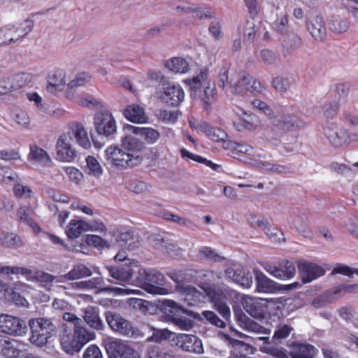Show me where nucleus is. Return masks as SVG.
I'll return each instance as SVG.
<instances>
[{
    "instance_id": "1",
    "label": "nucleus",
    "mask_w": 358,
    "mask_h": 358,
    "mask_svg": "<svg viewBox=\"0 0 358 358\" xmlns=\"http://www.w3.org/2000/svg\"><path fill=\"white\" fill-rule=\"evenodd\" d=\"M206 293L213 302L214 308L227 320L231 315L227 302L236 303L241 301L244 310L250 316L257 319L270 317L274 314L276 308V303L273 299L268 300L243 295L233 289L217 290L215 288H210L206 290Z\"/></svg>"
},
{
    "instance_id": "2",
    "label": "nucleus",
    "mask_w": 358,
    "mask_h": 358,
    "mask_svg": "<svg viewBox=\"0 0 358 358\" xmlns=\"http://www.w3.org/2000/svg\"><path fill=\"white\" fill-rule=\"evenodd\" d=\"M73 138L84 149L91 148V141L83 124L76 121L71 122L64 127L57 139L55 152L58 161L69 163L76 157V151L71 143Z\"/></svg>"
},
{
    "instance_id": "3",
    "label": "nucleus",
    "mask_w": 358,
    "mask_h": 358,
    "mask_svg": "<svg viewBox=\"0 0 358 358\" xmlns=\"http://www.w3.org/2000/svg\"><path fill=\"white\" fill-rule=\"evenodd\" d=\"M144 148L143 141L129 135L122 139L121 146H108L105 150V157L112 166L120 168L131 167L141 162Z\"/></svg>"
},
{
    "instance_id": "4",
    "label": "nucleus",
    "mask_w": 358,
    "mask_h": 358,
    "mask_svg": "<svg viewBox=\"0 0 358 358\" xmlns=\"http://www.w3.org/2000/svg\"><path fill=\"white\" fill-rule=\"evenodd\" d=\"M184 83L189 87L191 96L200 98L206 110L215 101V85L208 80V73L206 69H203L199 73L192 79H186Z\"/></svg>"
},
{
    "instance_id": "5",
    "label": "nucleus",
    "mask_w": 358,
    "mask_h": 358,
    "mask_svg": "<svg viewBox=\"0 0 358 358\" xmlns=\"http://www.w3.org/2000/svg\"><path fill=\"white\" fill-rule=\"evenodd\" d=\"M28 324L31 331L29 341L37 347L45 346L56 330L55 324L46 317L30 319Z\"/></svg>"
},
{
    "instance_id": "6",
    "label": "nucleus",
    "mask_w": 358,
    "mask_h": 358,
    "mask_svg": "<svg viewBox=\"0 0 358 358\" xmlns=\"http://www.w3.org/2000/svg\"><path fill=\"white\" fill-rule=\"evenodd\" d=\"M230 92L243 96L259 94L264 87L261 83L245 71L236 73L229 81Z\"/></svg>"
},
{
    "instance_id": "7",
    "label": "nucleus",
    "mask_w": 358,
    "mask_h": 358,
    "mask_svg": "<svg viewBox=\"0 0 358 358\" xmlns=\"http://www.w3.org/2000/svg\"><path fill=\"white\" fill-rule=\"evenodd\" d=\"M137 284L147 292L152 294L165 295L169 293L164 287V277L162 273L150 269L141 268L138 271Z\"/></svg>"
},
{
    "instance_id": "8",
    "label": "nucleus",
    "mask_w": 358,
    "mask_h": 358,
    "mask_svg": "<svg viewBox=\"0 0 358 358\" xmlns=\"http://www.w3.org/2000/svg\"><path fill=\"white\" fill-rule=\"evenodd\" d=\"M34 27V21L27 19L17 24H8L0 27V45H8L20 41Z\"/></svg>"
},
{
    "instance_id": "9",
    "label": "nucleus",
    "mask_w": 358,
    "mask_h": 358,
    "mask_svg": "<svg viewBox=\"0 0 358 358\" xmlns=\"http://www.w3.org/2000/svg\"><path fill=\"white\" fill-rule=\"evenodd\" d=\"M246 103L251 104L255 108L258 109L272 121V124L282 131L289 130L292 127L296 125V119L294 116L274 115L273 110L264 101L255 99L252 101H246Z\"/></svg>"
},
{
    "instance_id": "10",
    "label": "nucleus",
    "mask_w": 358,
    "mask_h": 358,
    "mask_svg": "<svg viewBox=\"0 0 358 358\" xmlns=\"http://www.w3.org/2000/svg\"><path fill=\"white\" fill-rule=\"evenodd\" d=\"M80 289H98L97 292H105L113 296H126L129 294H138L140 292L138 289L121 288L117 287H105L102 278L97 277L92 279L81 281L74 284Z\"/></svg>"
},
{
    "instance_id": "11",
    "label": "nucleus",
    "mask_w": 358,
    "mask_h": 358,
    "mask_svg": "<svg viewBox=\"0 0 358 358\" xmlns=\"http://www.w3.org/2000/svg\"><path fill=\"white\" fill-rule=\"evenodd\" d=\"M201 288L203 290V293L201 292L194 287H192L183 282H178L176 285V290L183 296L184 301L189 306H197L201 303H203L205 302L206 297H208V300L213 303L207 294L206 290L210 288H215L217 290L222 289L215 285L203 286L201 287ZM224 289L225 288L223 289Z\"/></svg>"
},
{
    "instance_id": "12",
    "label": "nucleus",
    "mask_w": 358,
    "mask_h": 358,
    "mask_svg": "<svg viewBox=\"0 0 358 358\" xmlns=\"http://www.w3.org/2000/svg\"><path fill=\"white\" fill-rule=\"evenodd\" d=\"M103 343L109 358H141L137 351L120 340L108 337Z\"/></svg>"
},
{
    "instance_id": "13",
    "label": "nucleus",
    "mask_w": 358,
    "mask_h": 358,
    "mask_svg": "<svg viewBox=\"0 0 358 358\" xmlns=\"http://www.w3.org/2000/svg\"><path fill=\"white\" fill-rule=\"evenodd\" d=\"M323 134L329 143L336 148L342 147L351 143L350 133L334 122L327 123L323 127Z\"/></svg>"
},
{
    "instance_id": "14",
    "label": "nucleus",
    "mask_w": 358,
    "mask_h": 358,
    "mask_svg": "<svg viewBox=\"0 0 358 358\" xmlns=\"http://www.w3.org/2000/svg\"><path fill=\"white\" fill-rule=\"evenodd\" d=\"M27 331L23 320L8 314L0 315V332L13 336H24Z\"/></svg>"
},
{
    "instance_id": "15",
    "label": "nucleus",
    "mask_w": 358,
    "mask_h": 358,
    "mask_svg": "<svg viewBox=\"0 0 358 358\" xmlns=\"http://www.w3.org/2000/svg\"><path fill=\"white\" fill-rule=\"evenodd\" d=\"M189 124L190 127L197 133H203L212 141L223 143V147L228 148L227 134L222 129L212 127L207 122L194 118H191L189 120Z\"/></svg>"
},
{
    "instance_id": "16",
    "label": "nucleus",
    "mask_w": 358,
    "mask_h": 358,
    "mask_svg": "<svg viewBox=\"0 0 358 358\" xmlns=\"http://www.w3.org/2000/svg\"><path fill=\"white\" fill-rule=\"evenodd\" d=\"M262 266L270 275L280 280L291 279L296 273L294 264L288 260H282L278 265L265 262Z\"/></svg>"
},
{
    "instance_id": "17",
    "label": "nucleus",
    "mask_w": 358,
    "mask_h": 358,
    "mask_svg": "<svg viewBox=\"0 0 358 358\" xmlns=\"http://www.w3.org/2000/svg\"><path fill=\"white\" fill-rule=\"evenodd\" d=\"M157 96L162 101L176 106L183 101L185 92L179 84L172 83H168L163 90L157 91Z\"/></svg>"
},
{
    "instance_id": "18",
    "label": "nucleus",
    "mask_w": 358,
    "mask_h": 358,
    "mask_svg": "<svg viewBox=\"0 0 358 358\" xmlns=\"http://www.w3.org/2000/svg\"><path fill=\"white\" fill-rule=\"evenodd\" d=\"M94 126L96 133L104 136L113 134L117 129L115 118L110 112L106 110L95 115Z\"/></svg>"
},
{
    "instance_id": "19",
    "label": "nucleus",
    "mask_w": 358,
    "mask_h": 358,
    "mask_svg": "<svg viewBox=\"0 0 358 358\" xmlns=\"http://www.w3.org/2000/svg\"><path fill=\"white\" fill-rule=\"evenodd\" d=\"M173 343L182 350L196 354L203 352L201 341L194 335L180 334L173 338Z\"/></svg>"
},
{
    "instance_id": "20",
    "label": "nucleus",
    "mask_w": 358,
    "mask_h": 358,
    "mask_svg": "<svg viewBox=\"0 0 358 358\" xmlns=\"http://www.w3.org/2000/svg\"><path fill=\"white\" fill-rule=\"evenodd\" d=\"M106 318L108 326L113 331L129 337L134 336V327L121 315L109 313L106 315Z\"/></svg>"
},
{
    "instance_id": "21",
    "label": "nucleus",
    "mask_w": 358,
    "mask_h": 358,
    "mask_svg": "<svg viewBox=\"0 0 358 358\" xmlns=\"http://www.w3.org/2000/svg\"><path fill=\"white\" fill-rule=\"evenodd\" d=\"M298 269L303 283L310 282L325 273V271L322 266L306 261L299 262Z\"/></svg>"
},
{
    "instance_id": "22",
    "label": "nucleus",
    "mask_w": 358,
    "mask_h": 358,
    "mask_svg": "<svg viewBox=\"0 0 358 358\" xmlns=\"http://www.w3.org/2000/svg\"><path fill=\"white\" fill-rule=\"evenodd\" d=\"M306 28L317 41H323L327 36V28L323 17L316 15L310 16L306 22Z\"/></svg>"
},
{
    "instance_id": "23",
    "label": "nucleus",
    "mask_w": 358,
    "mask_h": 358,
    "mask_svg": "<svg viewBox=\"0 0 358 358\" xmlns=\"http://www.w3.org/2000/svg\"><path fill=\"white\" fill-rule=\"evenodd\" d=\"M248 221L252 227H259L264 231L272 241L280 242L281 240H284L282 233L277 229H271L268 222L265 219L255 215H251Z\"/></svg>"
},
{
    "instance_id": "24",
    "label": "nucleus",
    "mask_w": 358,
    "mask_h": 358,
    "mask_svg": "<svg viewBox=\"0 0 358 358\" xmlns=\"http://www.w3.org/2000/svg\"><path fill=\"white\" fill-rule=\"evenodd\" d=\"M234 312L238 324L243 329L257 334H270V329H266L257 322L253 321L245 315L241 310H236L234 308Z\"/></svg>"
},
{
    "instance_id": "25",
    "label": "nucleus",
    "mask_w": 358,
    "mask_h": 358,
    "mask_svg": "<svg viewBox=\"0 0 358 358\" xmlns=\"http://www.w3.org/2000/svg\"><path fill=\"white\" fill-rule=\"evenodd\" d=\"M290 358H315L317 350L307 343L294 342L289 346Z\"/></svg>"
},
{
    "instance_id": "26",
    "label": "nucleus",
    "mask_w": 358,
    "mask_h": 358,
    "mask_svg": "<svg viewBox=\"0 0 358 358\" xmlns=\"http://www.w3.org/2000/svg\"><path fill=\"white\" fill-rule=\"evenodd\" d=\"M223 337L229 341L233 348L229 358H248V355L254 353L255 348L252 346L243 341L233 339L227 334H223Z\"/></svg>"
},
{
    "instance_id": "27",
    "label": "nucleus",
    "mask_w": 358,
    "mask_h": 358,
    "mask_svg": "<svg viewBox=\"0 0 358 358\" xmlns=\"http://www.w3.org/2000/svg\"><path fill=\"white\" fill-rule=\"evenodd\" d=\"M27 160L34 164H38L42 166H51L52 161L48 152L37 145L31 144L29 145V152L27 155Z\"/></svg>"
},
{
    "instance_id": "28",
    "label": "nucleus",
    "mask_w": 358,
    "mask_h": 358,
    "mask_svg": "<svg viewBox=\"0 0 358 358\" xmlns=\"http://www.w3.org/2000/svg\"><path fill=\"white\" fill-rule=\"evenodd\" d=\"M236 113L240 117V122H234V125L238 131H243L245 129L253 130L259 126V120L255 115L242 109H238V111Z\"/></svg>"
},
{
    "instance_id": "29",
    "label": "nucleus",
    "mask_w": 358,
    "mask_h": 358,
    "mask_svg": "<svg viewBox=\"0 0 358 358\" xmlns=\"http://www.w3.org/2000/svg\"><path fill=\"white\" fill-rule=\"evenodd\" d=\"M60 344L64 351L69 355H73L82 349L76 334L67 330H64L60 334Z\"/></svg>"
},
{
    "instance_id": "30",
    "label": "nucleus",
    "mask_w": 358,
    "mask_h": 358,
    "mask_svg": "<svg viewBox=\"0 0 358 358\" xmlns=\"http://www.w3.org/2000/svg\"><path fill=\"white\" fill-rule=\"evenodd\" d=\"M126 128L133 134L141 136L148 144H155L160 138L159 132L151 127L127 125Z\"/></svg>"
},
{
    "instance_id": "31",
    "label": "nucleus",
    "mask_w": 358,
    "mask_h": 358,
    "mask_svg": "<svg viewBox=\"0 0 358 358\" xmlns=\"http://www.w3.org/2000/svg\"><path fill=\"white\" fill-rule=\"evenodd\" d=\"M85 231H87V222L78 217L71 219L65 229L66 236L71 239L78 238Z\"/></svg>"
},
{
    "instance_id": "32",
    "label": "nucleus",
    "mask_w": 358,
    "mask_h": 358,
    "mask_svg": "<svg viewBox=\"0 0 358 358\" xmlns=\"http://www.w3.org/2000/svg\"><path fill=\"white\" fill-rule=\"evenodd\" d=\"M125 117L130 122L138 124L146 123L148 117L143 107L136 104L129 105L124 110Z\"/></svg>"
},
{
    "instance_id": "33",
    "label": "nucleus",
    "mask_w": 358,
    "mask_h": 358,
    "mask_svg": "<svg viewBox=\"0 0 358 358\" xmlns=\"http://www.w3.org/2000/svg\"><path fill=\"white\" fill-rule=\"evenodd\" d=\"M83 318L91 328L97 331L103 329L104 324L100 318L97 308L87 306L85 310Z\"/></svg>"
},
{
    "instance_id": "34",
    "label": "nucleus",
    "mask_w": 358,
    "mask_h": 358,
    "mask_svg": "<svg viewBox=\"0 0 358 358\" xmlns=\"http://www.w3.org/2000/svg\"><path fill=\"white\" fill-rule=\"evenodd\" d=\"M26 273H24V277L30 281L36 280L41 283L43 287H47L50 283L52 282L55 280V276L43 272L42 271L36 270L32 271L29 268H25Z\"/></svg>"
},
{
    "instance_id": "35",
    "label": "nucleus",
    "mask_w": 358,
    "mask_h": 358,
    "mask_svg": "<svg viewBox=\"0 0 358 358\" xmlns=\"http://www.w3.org/2000/svg\"><path fill=\"white\" fill-rule=\"evenodd\" d=\"M257 289L259 292L269 293L275 289V282L258 269H254Z\"/></svg>"
},
{
    "instance_id": "36",
    "label": "nucleus",
    "mask_w": 358,
    "mask_h": 358,
    "mask_svg": "<svg viewBox=\"0 0 358 358\" xmlns=\"http://www.w3.org/2000/svg\"><path fill=\"white\" fill-rule=\"evenodd\" d=\"M65 85V73L62 70H57L49 76L47 89L51 92H55L62 90Z\"/></svg>"
},
{
    "instance_id": "37",
    "label": "nucleus",
    "mask_w": 358,
    "mask_h": 358,
    "mask_svg": "<svg viewBox=\"0 0 358 358\" xmlns=\"http://www.w3.org/2000/svg\"><path fill=\"white\" fill-rule=\"evenodd\" d=\"M1 245L6 248L17 249L22 247L24 243L20 236L13 233L2 231L0 233Z\"/></svg>"
},
{
    "instance_id": "38",
    "label": "nucleus",
    "mask_w": 358,
    "mask_h": 358,
    "mask_svg": "<svg viewBox=\"0 0 358 358\" xmlns=\"http://www.w3.org/2000/svg\"><path fill=\"white\" fill-rule=\"evenodd\" d=\"M329 29L335 34H341L348 31L350 27L349 21L341 16L333 15L328 22Z\"/></svg>"
},
{
    "instance_id": "39",
    "label": "nucleus",
    "mask_w": 358,
    "mask_h": 358,
    "mask_svg": "<svg viewBox=\"0 0 358 358\" xmlns=\"http://www.w3.org/2000/svg\"><path fill=\"white\" fill-rule=\"evenodd\" d=\"M161 310L171 318V320H172L174 317L179 316L185 313V309L182 306L173 300L167 299L162 302Z\"/></svg>"
},
{
    "instance_id": "40",
    "label": "nucleus",
    "mask_w": 358,
    "mask_h": 358,
    "mask_svg": "<svg viewBox=\"0 0 358 358\" xmlns=\"http://www.w3.org/2000/svg\"><path fill=\"white\" fill-rule=\"evenodd\" d=\"M166 68L177 73H185L189 69V63L183 58L173 57L166 62Z\"/></svg>"
},
{
    "instance_id": "41",
    "label": "nucleus",
    "mask_w": 358,
    "mask_h": 358,
    "mask_svg": "<svg viewBox=\"0 0 358 358\" xmlns=\"http://www.w3.org/2000/svg\"><path fill=\"white\" fill-rule=\"evenodd\" d=\"M74 334L83 348L88 342L95 338V333L81 327L80 325L74 327Z\"/></svg>"
},
{
    "instance_id": "42",
    "label": "nucleus",
    "mask_w": 358,
    "mask_h": 358,
    "mask_svg": "<svg viewBox=\"0 0 358 358\" xmlns=\"http://www.w3.org/2000/svg\"><path fill=\"white\" fill-rule=\"evenodd\" d=\"M92 275L89 268L84 264H78L74 266L64 278L70 280H76Z\"/></svg>"
},
{
    "instance_id": "43",
    "label": "nucleus",
    "mask_w": 358,
    "mask_h": 358,
    "mask_svg": "<svg viewBox=\"0 0 358 358\" xmlns=\"http://www.w3.org/2000/svg\"><path fill=\"white\" fill-rule=\"evenodd\" d=\"M108 271L112 278L122 282L128 281L132 277L134 272L131 266H127L125 268H111Z\"/></svg>"
},
{
    "instance_id": "44",
    "label": "nucleus",
    "mask_w": 358,
    "mask_h": 358,
    "mask_svg": "<svg viewBox=\"0 0 358 358\" xmlns=\"http://www.w3.org/2000/svg\"><path fill=\"white\" fill-rule=\"evenodd\" d=\"M88 174L95 178H99L103 170L99 161L93 156H88L85 159Z\"/></svg>"
},
{
    "instance_id": "45",
    "label": "nucleus",
    "mask_w": 358,
    "mask_h": 358,
    "mask_svg": "<svg viewBox=\"0 0 358 358\" xmlns=\"http://www.w3.org/2000/svg\"><path fill=\"white\" fill-rule=\"evenodd\" d=\"M13 121L20 127L25 129H31V118L25 110H17L14 112Z\"/></svg>"
},
{
    "instance_id": "46",
    "label": "nucleus",
    "mask_w": 358,
    "mask_h": 358,
    "mask_svg": "<svg viewBox=\"0 0 358 358\" xmlns=\"http://www.w3.org/2000/svg\"><path fill=\"white\" fill-rule=\"evenodd\" d=\"M13 184V191L15 196L25 199H29L31 200L33 205L36 203V199L30 187L17 182Z\"/></svg>"
},
{
    "instance_id": "47",
    "label": "nucleus",
    "mask_w": 358,
    "mask_h": 358,
    "mask_svg": "<svg viewBox=\"0 0 358 358\" xmlns=\"http://www.w3.org/2000/svg\"><path fill=\"white\" fill-rule=\"evenodd\" d=\"M152 335L147 338L148 342L160 343L169 339L173 333L167 329H157L152 327Z\"/></svg>"
},
{
    "instance_id": "48",
    "label": "nucleus",
    "mask_w": 358,
    "mask_h": 358,
    "mask_svg": "<svg viewBox=\"0 0 358 358\" xmlns=\"http://www.w3.org/2000/svg\"><path fill=\"white\" fill-rule=\"evenodd\" d=\"M14 90L23 87L29 84L32 80V76L28 73H20L10 77Z\"/></svg>"
},
{
    "instance_id": "49",
    "label": "nucleus",
    "mask_w": 358,
    "mask_h": 358,
    "mask_svg": "<svg viewBox=\"0 0 358 358\" xmlns=\"http://www.w3.org/2000/svg\"><path fill=\"white\" fill-rule=\"evenodd\" d=\"M19 177L10 168L0 166V182L5 184L17 182Z\"/></svg>"
},
{
    "instance_id": "50",
    "label": "nucleus",
    "mask_w": 358,
    "mask_h": 358,
    "mask_svg": "<svg viewBox=\"0 0 358 358\" xmlns=\"http://www.w3.org/2000/svg\"><path fill=\"white\" fill-rule=\"evenodd\" d=\"M198 257L210 262H220L223 259L215 250L209 247H202L199 251Z\"/></svg>"
},
{
    "instance_id": "51",
    "label": "nucleus",
    "mask_w": 358,
    "mask_h": 358,
    "mask_svg": "<svg viewBox=\"0 0 358 358\" xmlns=\"http://www.w3.org/2000/svg\"><path fill=\"white\" fill-rule=\"evenodd\" d=\"M85 243L87 245L99 250L109 248V243L106 240L94 234H87L85 236Z\"/></svg>"
},
{
    "instance_id": "52",
    "label": "nucleus",
    "mask_w": 358,
    "mask_h": 358,
    "mask_svg": "<svg viewBox=\"0 0 358 358\" xmlns=\"http://www.w3.org/2000/svg\"><path fill=\"white\" fill-rule=\"evenodd\" d=\"M75 101L83 106L92 108H99L101 106L100 101L90 94L78 95L75 98Z\"/></svg>"
},
{
    "instance_id": "53",
    "label": "nucleus",
    "mask_w": 358,
    "mask_h": 358,
    "mask_svg": "<svg viewBox=\"0 0 358 358\" xmlns=\"http://www.w3.org/2000/svg\"><path fill=\"white\" fill-rule=\"evenodd\" d=\"M292 332L294 329L288 324H280L277 327L272 337L273 341H280L287 338Z\"/></svg>"
},
{
    "instance_id": "54",
    "label": "nucleus",
    "mask_w": 358,
    "mask_h": 358,
    "mask_svg": "<svg viewBox=\"0 0 358 358\" xmlns=\"http://www.w3.org/2000/svg\"><path fill=\"white\" fill-rule=\"evenodd\" d=\"M34 205L30 204V206H21L17 209V220L24 224H28L33 218L30 215V208Z\"/></svg>"
},
{
    "instance_id": "55",
    "label": "nucleus",
    "mask_w": 358,
    "mask_h": 358,
    "mask_svg": "<svg viewBox=\"0 0 358 358\" xmlns=\"http://www.w3.org/2000/svg\"><path fill=\"white\" fill-rule=\"evenodd\" d=\"M171 322L182 331H189L194 326L193 321L191 319L181 316V315L174 317Z\"/></svg>"
},
{
    "instance_id": "56",
    "label": "nucleus",
    "mask_w": 358,
    "mask_h": 358,
    "mask_svg": "<svg viewBox=\"0 0 358 358\" xmlns=\"http://www.w3.org/2000/svg\"><path fill=\"white\" fill-rule=\"evenodd\" d=\"M179 115L178 110H162L159 111L158 117L166 123L173 124L178 120Z\"/></svg>"
},
{
    "instance_id": "57",
    "label": "nucleus",
    "mask_w": 358,
    "mask_h": 358,
    "mask_svg": "<svg viewBox=\"0 0 358 358\" xmlns=\"http://www.w3.org/2000/svg\"><path fill=\"white\" fill-rule=\"evenodd\" d=\"M16 342L15 340L12 339L10 338H7L5 339L4 343L1 345V352L3 355L7 357H12L15 354V348L14 345V343Z\"/></svg>"
},
{
    "instance_id": "58",
    "label": "nucleus",
    "mask_w": 358,
    "mask_h": 358,
    "mask_svg": "<svg viewBox=\"0 0 358 358\" xmlns=\"http://www.w3.org/2000/svg\"><path fill=\"white\" fill-rule=\"evenodd\" d=\"M91 77L87 73L82 72L78 73L68 85L69 89L84 85L90 81Z\"/></svg>"
},
{
    "instance_id": "59",
    "label": "nucleus",
    "mask_w": 358,
    "mask_h": 358,
    "mask_svg": "<svg viewBox=\"0 0 358 358\" xmlns=\"http://www.w3.org/2000/svg\"><path fill=\"white\" fill-rule=\"evenodd\" d=\"M272 85L278 92L284 93L289 87V81L287 78L278 76L273 79Z\"/></svg>"
},
{
    "instance_id": "60",
    "label": "nucleus",
    "mask_w": 358,
    "mask_h": 358,
    "mask_svg": "<svg viewBox=\"0 0 358 358\" xmlns=\"http://www.w3.org/2000/svg\"><path fill=\"white\" fill-rule=\"evenodd\" d=\"M283 43L287 48L295 50L301 45V38L296 34L291 33L283 40Z\"/></svg>"
},
{
    "instance_id": "61",
    "label": "nucleus",
    "mask_w": 358,
    "mask_h": 358,
    "mask_svg": "<svg viewBox=\"0 0 358 358\" xmlns=\"http://www.w3.org/2000/svg\"><path fill=\"white\" fill-rule=\"evenodd\" d=\"M64 170L69 180L75 184H78L83 178L82 172L75 167L66 166L64 168Z\"/></svg>"
},
{
    "instance_id": "62",
    "label": "nucleus",
    "mask_w": 358,
    "mask_h": 358,
    "mask_svg": "<svg viewBox=\"0 0 358 358\" xmlns=\"http://www.w3.org/2000/svg\"><path fill=\"white\" fill-rule=\"evenodd\" d=\"M24 273H26L24 267L9 266L0 264V275H9L10 274H21L24 275Z\"/></svg>"
},
{
    "instance_id": "63",
    "label": "nucleus",
    "mask_w": 358,
    "mask_h": 358,
    "mask_svg": "<svg viewBox=\"0 0 358 358\" xmlns=\"http://www.w3.org/2000/svg\"><path fill=\"white\" fill-rule=\"evenodd\" d=\"M208 31L210 36L216 39L219 40L222 38V23L219 20L212 21L208 27Z\"/></svg>"
},
{
    "instance_id": "64",
    "label": "nucleus",
    "mask_w": 358,
    "mask_h": 358,
    "mask_svg": "<svg viewBox=\"0 0 358 358\" xmlns=\"http://www.w3.org/2000/svg\"><path fill=\"white\" fill-rule=\"evenodd\" d=\"M149 358H174V356L168 352L162 351L159 347H153L148 351Z\"/></svg>"
}]
</instances>
